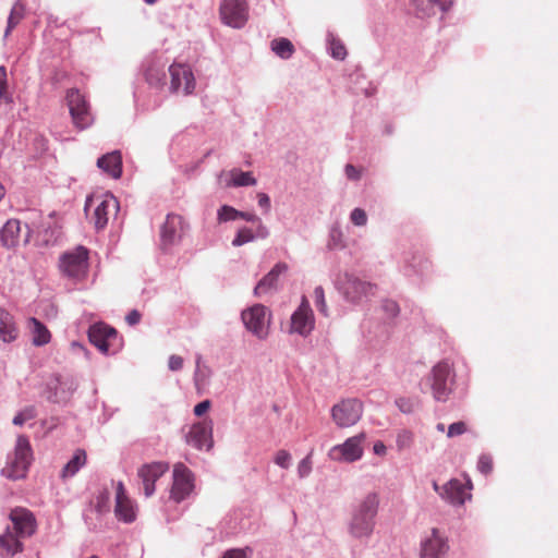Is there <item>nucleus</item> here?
I'll use <instances>...</instances> for the list:
<instances>
[{
	"label": "nucleus",
	"mask_w": 558,
	"mask_h": 558,
	"mask_svg": "<svg viewBox=\"0 0 558 558\" xmlns=\"http://www.w3.org/2000/svg\"><path fill=\"white\" fill-rule=\"evenodd\" d=\"M379 496L377 493H368L354 508L348 529L354 538H367L375 526V518L378 512Z\"/></svg>",
	"instance_id": "nucleus-1"
},
{
	"label": "nucleus",
	"mask_w": 558,
	"mask_h": 558,
	"mask_svg": "<svg viewBox=\"0 0 558 558\" xmlns=\"http://www.w3.org/2000/svg\"><path fill=\"white\" fill-rule=\"evenodd\" d=\"M33 451L27 437L21 435L16 439L14 452L9 457L7 465L2 469V474L11 480H20L26 476Z\"/></svg>",
	"instance_id": "nucleus-2"
},
{
	"label": "nucleus",
	"mask_w": 558,
	"mask_h": 558,
	"mask_svg": "<svg viewBox=\"0 0 558 558\" xmlns=\"http://www.w3.org/2000/svg\"><path fill=\"white\" fill-rule=\"evenodd\" d=\"M90 210V220L97 230H101L107 226L110 215L119 210V202L110 193L92 195L85 203L86 214L89 215Z\"/></svg>",
	"instance_id": "nucleus-3"
},
{
	"label": "nucleus",
	"mask_w": 558,
	"mask_h": 558,
	"mask_svg": "<svg viewBox=\"0 0 558 558\" xmlns=\"http://www.w3.org/2000/svg\"><path fill=\"white\" fill-rule=\"evenodd\" d=\"M89 252L85 246L78 245L64 252L59 258V268L68 278L83 280L88 272Z\"/></svg>",
	"instance_id": "nucleus-4"
},
{
	"label": "nucleus",
	"mask_w": 558,
	"mask_h": 558,
	"mask_svg": "<svg viewBox=\"0 0 558 558\" xmlns=\"http://www.w3.org/2000/svg\"><path fill=\"white\" fill-rule=\"evenodd\" d=\"M365 439V433L349 437L343 444L333 446L329 450L328 457L336 462H355L363 457Z\"/></svg>",
	"instance_id": "nucleus-5"
},
{
	"label": "nucleus",
	"mask_w": 558,
	"mask_h": 558,
	"mask_svg": "<svg viewBox=\"0 0 558 558\" xmlns=\"http://www.w3.org/2000/svg\"><path fill=\"white\" fill-rule=\"evenodd\" d=\"M363 404L357 399H344L331 409V417L340 428L355 425L362 417Z\"/></svg>",
	"instance_id": "nucleus-6"
},
{
	"label": "nucleus",
	"mask_w": 558,
	"mask_h": 558,
	"mask_svg": "<svg viewBox=\"0 0 558 558\" xmlns=\"http://www.w3.org/2000/svg\"><path fill=\"white\" fill-rule=\"evenodd\" d=\"M242 320L247 330L259 339L268 336L270 312L262 304H255L242 312Z\"/></svg>",
	"instance_id": "nucleus-7"
},
{
	"label": "nucleus",
	"mask_w": 558,
	"mask_h": 558,
	"mask_svg": "<svg viewBox=\"0 0 558 558\" xmlns=\"http://www.w3.org/2000/svg\"><path fill=\"white\" fill-rule=\"evenodd\" d=\"M452 368L448 362H439L430 373V388L435 400L446 401L451 393Z\"/></svg>",
	"instance_id": "nucleus-8"
},
{
	"label": "nucleus",
	"mask_w": 558,
	"mask_h": 558,
	"mask_svg": "<svg viewBox=\"0 0 558 558\" xmlns=\"http://www.w3.org/2000/svg\"><path fill=\"white\" fill-rule=\"evenodd\" d=\"M88 339L102 353L114 352L119 347L117 330L104 323L90 326Z\"/></svg>",
	"instance_id": "nucleus-9"
},
{
	"label": "nucleus",
	"mask_w": 558,
	"mask_h": 558,
	"mask_svg": "<svg viewBox=\"0 0 558 558\" xmlns=\"http://www.w3.org/2000/svg\"><path fill=\"white\" fill-rule=\"evenodd\" d=\"M187 230V223L183 217L177 214H169L160 228V244L162 248L180 242Z\"/></svg>",
	"instance_id": "nucleus-10"
},
{
	"label": "nucleus",
	"mask_w": 558,
	"mask_h": 558,
	"mask_svg": "<svg viewBox=\"0 0 558 558\" xmlns=\"http://www.w3.org/2000/svg\"><path fill=\"white\" fill-rule=\"evenodd\" d=\"M66 101L74 124L80 129H85L92 122L89 105L84 95L76 88H71L66 93Z\"/></svg>",
	"instance_id": "nucleus-11"
},
{
	"label": "nucleus",
	"mask_w": 558,
	"mask_h": 558,
	"mask_svg": "<svg viewBox=\"0 0 558 558\" xmlns=\"http://www.w3.org/2000/svg\"><path fill=\"white\" fill-rule=\"evenodd\" d=\"M315 326L314 313L306 296L302 298L301 304L291 316L290 333L307 336Z\"/></svg>",
	"instance_id": "nucleus-12"
},
{
	"label": "nucleus",
	"mask_w": 558,
	"mask_h": 558,
	"mask_svg": "<svg viewBox=\"0 0 558 558\" xmlns=\"http://www.w3.org/2000/svg\"><path fill=\"white\" fill-rule=\"evenodd\" d=\"M193 488L194 477L192 472L183 463H177L173 468L171 498L175 502H180L192 493Z\"/></svg>",
	"instance_id": "nucleus-13"
},
{
	"label": "nucleus",
	"mask_w": 558,
	"mask_h": 558,
	"mask_svg": "<svg viewBox=\"0 0 558 558\" xmlns=\"http://www.w3.org/2000/svg\"><path fill=\"white\" fill-rule=\"evenodd\" d=\"M171 77L170 89L173 93L182 92L184 95H190L195 89V78L189 65L181 63H173L169 68Z\"/></svg>",
	"instance_id": "nucleus-14"
},
{
	"label": "nucleus",
	"mask_w": 558,
	"mask_h": 558,
	"mask_svg": "<svg viewBox=\"0 0 558 558\" xmlns=\"http://www.w3.org/2000/svg\"><path fill=\"white\" fill-rule=\"evenodd\" d=\"M220 16L225 24L240 28L247 20L245 0H223L220 5Z\"/></svg>",
	"instance_id": "nucleus-15"
},
{
	"label": "nucleus",
	"mask_w": 558,
	"mask_h": 558,
	"mask_svg": "<svg viewBox=\"0 0 558 558\" xmlns=\"http://www.w3.org/2000/svg\"><path fill=\"white\" fill-rule=\"evenodd\" d=\"M167 463L153 462L142 465L137 475L142 480L144 495L150 497L155 493V483L168 471Z\"/></svg>",
	"instance_id": "nucleus-16"
},
{
	"label": "nucleus",
	"mask_w": 558,
	"mask_h": 558,
	"mask_svg": "<svg viewBox=\"0 0 558 558\" xmlns=\"http://www.w3.org/2000/svg\"><path fill=\"white\" fill-rule=\"evenodd\" d=\"M213 423L211 421L198 422L191 426L185 436L189 445L197 449L209 450L213 447Z\"/></svg>",
	"instance_id": "nucleus-17"
},
{
	"label": "nucleus",
	"mask_w": 558,
	"mask_h": 558,
	"mask_svg": "<svg viewBox=\"0 0 558 558\" xmlns=\"http://www.w3.org/2000/svg\"><path fill=\"white\" fill-rule=\"evenodd\" d=\"M373 288V284L364 282L349 274H345L343 279L340 280V290L350 302L361 301L363 296L372 292Z\"/></svg>",
	"instance_id": "nucleus-18"
},
{
	"label": "nucleus",
	"mask_w": 558,
	"mask_h": 558,
	"mask_svg": "<svg viewBox=\"0 0 558 558\" xmlns=\"http://www.w3.org/2000/svg\"><path fill=\"white\" fill-rule=\"evenodd\" d=\"M14 532L22 538L33 535L36 531V519L26 508H15L10 512Z\"/></svg>",
	"instance_id": "nucleus-19"
},
{
	"label": "nucleus",
	"mask_w": 558,
	"mask_h": 558,
	"mask_svg": "<svg viewBox=\"0 0 558 558\" xmlns=\"http://www.w3.org/2000/svg\"><path fill=\"white\" fill-rule=\"evenodd\" d=\"M114 513L119 520L126 523L133 522L136 518L135 507L132 500L128 497L122 482H118L116 486Z\"/></svg>",
	"instance_id": "nucleus-20"
},
{
	"label": "nucleus",
	"mask_w": 558,
	"mask_h": 558,
	"mask_svg": "<svg viewBox=\"0 0 558 558\" xmlns=\"http://www.w3.org/2000/svg\"><path fill=\"white\" fill-rule=\"evenodd\" d=\"M447 550L446 539L436 529H433L432 535L422 543L421 558H442Z\"/></svg>",
	"instance_id": "nucleus-21"
},
{
	"label": "nucleus",
	"mask_w": 558,
	"mask_h": 558,
	"mask_svg": "<svg viewBox=\"0 0 558 558\" xmlns=\"http://www.w3.org/2000/svg\"><path fill=\"white\" fill-rule=\"evenodd\" d=\"M440 497L452 505H463L471 496L468 494L466 486L453 478L442 486Z\"/></svg>",
	"instance_id": "nucleus-22"
},
{
	"label": "nucleus",
	"mask_w": 558,
	"mask_h": 558,
	"mask_svg": "<svg viewBox=\"0 0 558 558\" xmlns=\"http://www.w3.org/2000/svg\"><path fill=\"white\" fill-rule=\"evenodd\" d=\"M416 13L421 17L435 15L438 11L446 12L452 0H413Z\"/></svg>",
	"instance_id": "nucleus-23"
},
{
	"label": "nucleus",
	"mask_w": 558,
	"mask_h": 558,
	"mask_svg": "<svg viewBox=\"0 0 558 558\" xmlns=\"http://www.w3.org/2000/svg\"><path fill=\"white\" fill-rule=\"evenodd\" d=\"M97 166L113 179H119L122 174L121 154L119 151L106 154L97 160Z\"/></svg>",
	"instance_id": "nucleus-24"
},
{
	"label": "nucleus",
	"mask_w": 558,
	"mask_h": 558,
	"mask_svg": "<svg viewBox=\"0 0 558 558\" xmlns=\"http://www.w3.org/2000/svg\"><path fill=\"white\" fill-rule=\"evenodd\" d=\"M288 265L286 263H278L274 268L257 283L254 289V294L260 296L276 287L279 275L286 272Z\"/></svg>",
	"instance_id": "nucleus-25"
},
{
	"label": "nucleus",
	"mask_w": 558,
	"mask_h": 558,
	"mask_svg": "<svg viewBox=\"0 0 558 558\" xmlns=\"http://www.w3.org/2000/svg\"><path fill=\"white\" fill-rule=\"evenodd\" d=\"M19 337V329L13 316L5 310L0 308V340L10 343Z\"/></svg>",
	"instance_id": "nucleus-26"
},
{
	"label": "nucleus",
	"mask_w": 558,
	"mask_h": 558,
	"mask_svg": "<svg viewBox=\"0 0 558 558\" xmlns=\"http://www.w3.org/2000/svg\"><path fill=\"white\" fill-rule=\"evenodd\" d=\"M27 328L32 336V343L35 347H43L50 342L51 332L49 329L37 318L31 317L27 320Z\"/></svg>",
	"instance_id": "nucleus-27"
},
{
	"label": "nucleus",
	"mask_w": 558,
	"mask_h": 558,
	"mask_svg": "<svg viewBox=\"0 0 558 558\" xmlns=\"http://www.w3.org/2000/svg\"><path fill=\"white\" fill-rule=\"evenodd\" d=\"M21 233V222L16 219H10L5 222L1 230L0 240L7 247L17 245Z\"/></svg>",
	"instance_id": "nucleus-28"
},
{
	"label": "nucleus",
	"mask_w": 558,
	"mask_h": 558,
	"mask_svg": "<svg viewBox=\"0 0 558 558\" xmlns=\"http://www.w3.org/2000/svg\"><path fill=\"white\" fill-rule=\"evenodd\" d=\"M87 454L83 449H76L72 459L63 466L60 476L62 480L74 476L86 464Z\"/></svg>",
	"instance_id": "nucleus-29"
},
{
	"label": "nucleus",
	"mask_w": 558,
	"mask_h": 558,
	"mask_svg": "<svg viewBox=\"0 0 558 558\" xmlns=\"http://www.w3.org/2000/svg\"><path fill=\"white\" fill-rule=\"evenodd\" d=\"M20 536L8 529L4 534L0 535V547L10 556H13L23 549Z\"/></svg>",
	"instance_id": "nucleus-30"
},
{
	"label": "nucleus",
	"mask_w": 558,
	"mask_h": 558,
	"mask_svg": "<svg viewBox=\"0 0 558 558\" xmlns=\"http://www.w3.org/2000/svg\"><path fill=\"white\" fill-rule=\"evenodd\" d=\"M271 50L282 59H289L294 53L293 44L287 38H276L270 44Z\"/></svg>",
	"instance_id": "nucleus-31"
},
{
	"label": "nucleus",
	"mask_w": 558,
	"mask_h": 558,
	"mask_svg": "<svg viewBox=\"0 0 558 558\" xmlns=\"http://www.w3.org/2000/svg\"><path fill=\"white\" fill-rule=\"evenodd\" d=\"M231 175V183L228 185L233 186H248V185H255L256 179L252 175L251 172H243L240 170H232L230 172Z\"/></svg>",
	"instance_id": "nucleus-32"
},
{
	"label": "nucleus",
	"mask_w": 558,
	"mask_h": 558,
	"mask_svg": "<svg viewBox=\"0 0 558 558\" xmlns=\"http://www.w3.org/2000/svg\"><path fill=\"white\" fill-rule=\"evenodd\" d=\"M23 19V8L21 5H14L11 10L10 16L8 19V27L5 29V36L10 34V32L22 21Z\"/></svg>",
	"instance_id": "nucleus-33"
},
{
	"label": "nucleus",
	"mask_w": 558,
	"mask_h": 558,
	"mask_svg": "<svg viewBox=\"0 0 558 558\" xmlns=\"http://www.w3.org/2000/svg\"><path fill=\"white\" fill-rule=\"evenodd\" d=\"M255 239L253 231L248 228H242L238 231L235 238L232 241L233 246H242L245 243L252 242Z\"/></svg>",
	"instance_id": "nucleus-34"
},
{
	"label": "nucleus",
	"mask_w": 558,
	"mask_h": 558,
	"mask_svg": "<svg viewBox=\"0 0 558 558\" xmlns=\"http://www.w3.org/2000/svg\"><path fill=\"white\" fill-rule=\"evenodd\" d=\"M235 219H239V210H236L235 208L228 205H223L218 210V220L220 222L231 221Z\"/></svg>",
	"instance_id": "nucleus-35"
},
{
	"label": "nucleus",
	"mask_w": 558,
	"mask_h": 558,
	"mask_svg": "<svg viewBox=\"0 0 558 558\" xmlns=\"http://www.w3.org/2000/svg\"><path fill=\"white\" fill-rule=\"evenodd\" d=\"M35 416L36 411L33 407L25 408L14 416L13 424L22 426L25 422L33 420Z\"/></svg>",
	"instance_id": "nucleus-36"
},
{
	"label": "nucleus",
	"mask_w": 558,
	"mask_h": 558,
	"mask_svg": "<svg viewBox=\"0 0 558 558\" xmlns=\"http://www.w3.org/2000/svg\"><path fill=\"white\" fill-rule=\"evenodd\" d=\"M314 298H315V305L317 310L325 316L328 315L327 313V304L325 300V293L324 289L322 287H316L314 290Z\"/></svg>",
	"instance_id": "nucleus-37"
},
{
	"label": "nucleus",
	"mask_w": 558,
	"mask_h": 558,
	"mask_svg": "<svg viewBox=\"0 0 558 558\" xmlns=\"http://www.w3.org/2000/svg\"><path fill=\"white\" fill-rule=\"evenodd\" d=\"M8 78H7V70L4 66H0V99L5 102H11V97L8 92Z\"/></svg>",
	"instance_id": "nucleus-38"
},
{
	"label": "nucleus",
	"mask_w": 558,
	"mask_h": 558,
	"mask_svg": "<svg viewBox=\"0 0 558 558\" xmlns=\"http://www.w3.org/2000/svg\"><path fill=\"white\" fill-rule=\"evenodd\" d=\"M350 220L354 226L363 227L367 223V215L362 208H354L351 211Z\"/></svg>",
	"instance_id": "nucleus-39"
},
{
	"label": "nucleus",
	"mask_w": 558,
	"mask_h": 558,
	"mask_svg": "<svg viewBox=\"0 0 558 558\" xmlns=\"http://www.w3.org/2000/svg\"><path fill=\"white\" fill-rule=\"evenodd\" d=\"M312 457L311 453L307 454L303 460H301L298 464V474L301 478H304L310 475L312 472Z\"/></svg>",
	"instance_id": "nucleus-40"
},
{
	"label": "nucleus",
	"mask_w": 558,
	"mask_h": 558,
	"mask_svg": "<svg viewBox=\"0 0 558 558\" xmlns=\"http://www.w3.org/2000/svg\"><path fill=\"white\" fill-rule=\"evenodd\" d=\"M381 307L388 318L397 317L400 312L398 303L392 300H385Z\"/></svg>",
	"instance_id": "nucleus-41"
},
{
	"label": "nucleus",
	"mask_w": 558,
	"mask_h": 558,
	"mask_svg": "<svg viewBox=\"0 0 558 558\" xmlns=\"http://www.w3.org/2000/svg\"><path fill=\"white\" fill-rule=\"evenodd\" d=\"M274 461L280 468L288 469L291 462V454L287 450H279L277 451Z\"/></svg>",
	"instance_id": "nucleus-42"
},
{
	"label": "nucleus",
	"mask_w": 558,
	"mask_h": 558,
	"mask_svg": "<svg viewBox=\"0 0 558 558\" xmlns=\"http://www.w3.org/2000/svg\"><path fill=\"white\" fill-rule=\"evenodd\" d=\"M466 432V425L464 422L460 421V422H456V423H452L451 425H449L448 427V437H456V436H460L462 434H464Z\"/></svg>",
	"instance_id": "nucleus-43"
},
{
	"label": "nucleus",
	"mask_w": 558,
	"mask_h": 558,
	"mask_svg": "<svg viewBox=\"0 0 558 558\" xmlns=\"http://www.w3.org/2000/svg\"><path fill=\"white\" fill-rule=\"evenodd\" d=\"M477 468L481 473L487 475L493 471V460L488 456H482L478 459Z\"/></svg>",
	"instance_id": "nucleus-44"
},
{
	"label": "nucleus",
	"mask_w": 558,
	"mask_h": 558,
	"mask_svg": "<svg viewBox=\"0 0 558 558\" xmlns=\"http://www.w3.org/2000/svg\"><path fill=\"white\" fill-rule=\"evenodd\" d=\"M331 54L333 58H336L338 60H343L347 56V49L341 43L332 41L331 43Z\"/></svg>",
	"instance_id": "nucleus-45"
},
{
	"label": "nucleus",
	"mask_w": 558,
	"mask_h": 558,
	"mask_svg": "<svg viewBox=\"0 0 558 558\" xmlns=\"http://www.w3.org/2000/svg\"><path fill=\"white\" fill-rule=\"evenodd\" d=\"M412 442V434L408 430L401 432L397 437V446L399 449L409 447Z\"/></svg>",
	"instance_id": "nucleus-46"
},
{
	"label": "nucleus",
	"mask_w": 558,
	"mask_h": 558,
	"mask_svg": "<svg viewBox=\"0 0 558 558\" xmlns=\"http://www.w3.org/2000/svg\"><path fill=\"white\" fill-rule=\"evenodd\" d=\"M163 76V73H160L158 70L154 68H149L146 72V80L149 84H159L161 82V78Z\"/></svg>",
	"instance_id": "nucleus-47"
},
{
	"label": "nucleus",
	"mask_w": 558,
	"mask_h": 558,
	"mask_svg": "<svg viewBox=\"0 0 558 558\" xmlns=\"http://www.w3.org/2000/svg\"><path fill=\"white\" fill-rule=\"evenodd\" d=\"M345 174L348 177L349 180H353V181H356L361 178V174H362V169H357L355 168L353 165L351 163H348L345 166Z\"/></svg>",
	"instance_id": "nucleus-48"
},
{
	"label": "nucleus",
	"mask_w": 558,
	"mask_h": 558,
	"mask_svg": "<svg viewBox=\"0 0 558 558\" xmlns=\"http://www.w3.org/2000/svg\"><path fill=\"white\" fill-rule=\"evenodd\" d=\"M168 366L171 371H179L183 366V359L173 354L169 357Z\"/></svg>",
	"instance_id": "nucleus-49"
},
{
	"label": "nucleus",
	"mask_w": 558,
	"mask_h": 558,
	"mask_svg": "<svg viewBox=\"0 0 558 558\" xmlns=\"http://www.w3.org/2000/svg\"><path fill=\"white\" fill-rule=\"evenodd\" d=\"M211 402L209 400H204L194 407V414L196 416H202L210 409Z\"/></svg>",
	"instance_id": "nucleus-50"
},
{
	"label": "nucleus",
	"mask_w": 558,
	"mask_h": 558,
	"mask_svg": "<svg viewBox=\"0 0 558 558\" xmlns=\"http://www.w3.org/2000/svg\"><path fill=\"white\" fill-rule=\"evenodd\" d=\"M141 317H142L141 313H140L138 311H136V310H133V311H131V312L126 315L125 319H126V323H128L130 326H134V325H136L137 323H140Z\"/></svg>",
	"instance_id": "nucleus-51"
},
{
	"label": "nucleus",
	"mask_w": 558,
	"mask_h": 558,
	"mask_svg": "<svg viewBox=\"0 0 558 558\" xmlns=\"http://www.w3.org/2000/svg\"><path fill=\"white\" fill-rule=\"evenodd\" d=\"M398 408L407 413V412H411L412 411V403L410 402V400L405 399V398H399L397 401H396Z\"/></svg>",
	"instance_id": "nucleus-52"
},
{
	"label": "nucleus",
	"mask_w": 558,
	"mask_h": 558,
	"mask_svg": "<svg viewBox=\"0 0 558 558\" xmlns=\"http://www.w3.org/2000/svg\"><path fill=\"white\" fill-rule=\"evenodd\" d=\"M257 198H258V205L263 208L266 209V211L269 210L270 208V198L267 194L265 193H258L257 194Z\"/></svg>",
	"instance_id": "nucleus-53"
},
{
	"label": "nucleus",
	"mask_w": 558,
	"mask_h": 558,
	"mask_svg": "<svg viewBox=\"0 0 558 558\" xmlns=\"http://www.w3.org/2000/svg\"><path fill=\"white\" fill-rule=\"evenodd\" d=\"M221 558H246V556L242 549H230Z\"/></svg>",
	"instance_id": "nucleus-54"
},
{
	"label": "nucleus",
	"mask_w": 558,
	"mask_h": 558,
	"mask_svg": "<svg viewBox=\"0 0 558 558\" xmlns=\"http://www.w3.org/2000/svg\"><path fill=\"white\" fill-rule=\"evenodd\" d=\"M239 219H244L250 222H260V219L255 214L240 211V210H239Z\"/></svg>",
	"instance_id": "nucleus-55"
},
{
	"label": "nucleus",
	"mask_w": 558,
	"mask_h": 558,
	"mask_svg": "<svg viewBox=\"0 0 558 558\" xmlns=\"http://www.w3.org/2000/svg\"><path fill=\"white\" fill-rule=\"evenodd\" d=\"M374 453L378 456H385L386 454V446L383 441H377L374 444Z\"/></svg>",
	"instance_id": "nucleus-56"
},
{
	"label": "nucleus",
	"mask_w": 558,
	"mask_h": 558,
	"mask_svg": "<svg viewBox=\"0 0 558 558\" xmlns=\"http://www.w3.org/2000/svg\"><path fill=\"white\" fill-rule=\"evenodd\" d=\"M259 223V227H258V235L260 236H267L268 232L266 230V228L262 225V221L258 222Z\"/></svg>",
	"instance_id": "nucleus-57"
},
{
	"label": "nucleus",
	"mask_w": 558,
	"mask_h": 558,
	"mask_svg": "<svg viewBox=\"0 0 558 558\" xmlns=\"http://www.w3.org/2000/svg\"><path fill=\"white\" fill-rule=\"evenodd\" d=\"M195 385H196L197 389L201 388V379H199V372L198 371H196V373H195Z\"/></svg>",
	"instance_id": "nucleus-58"
},
{
	"label": "nucleus",
	"mask_w": 558,
	"mask_h": 558,
	"mask_svg": "<svg viewBox=\"0 0 558 558\" xmlns=\"http://www.w3.org/2000/svg\"><path fill=\"white\" fill-rule=\"evenodd\" d=\"M433 488L435 489V492H437L439 495L440 493H442V487H440L437 482H433Z\"/></svg>",
	"instance_id": "nucleus-59"
},
{
	"label": "nucleus",
	"mask_w": 558,
	"mask_h": 558,
	"mask_svg": "<svg viewBox=\"0 0 558 558\" xmlns=\"http://www.w3.org/2000/svg\"><path fill=\"white\" fill-rule=\"evenodd\" d=\"M5 190L4 186L0 183V201L4 197Z\"/></svg>",
	"instance_id": "nucleus-60"
},
{
	"label": "nucleus",
	"mask_w": 558,
	"mask_h": 558,
	"mask_svg": "<svg viewBox=\"0 0 558 558\" xmlns=\"http://www.w3.org/2000/svg\"><path fill=\"white\" fill-rule=\"evenodd\" d=\"M437 429L440 430V432H444L445 430V425L442 423H439L437 425Z\"/></svg>",
	"instance_id": "nucleus-61"
},
{
	"label": "nucleus",
	"mask_w": 558,
	"mask_h": 558,
	"mask_svg": "<svg viewBox=\"0 0 558 558\" xmlns=\"http://www.w3.org/2000/svg\"><path fill=\"white\" fill-rule=\"evenodd\" d=\"M156 1H157V0H145V2H146V3H148V4H153V3H155Z\"/></svg>",
	"instance_id": "nucleus-62"
}]
</instances>
